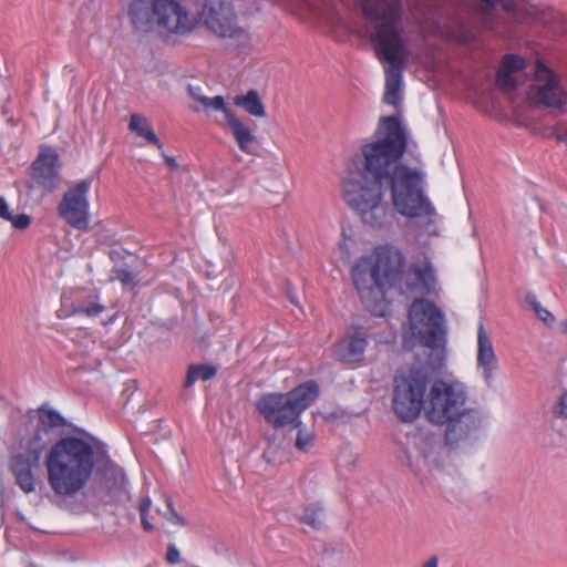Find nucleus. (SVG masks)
<instances>
[{"label": "nucleus", "instance_id": "obj_5", "mask_svg": "<svg viewBox=\"0 0 567 567\" xmlns=\"http://www.w3.org/2000/svg\"><path fill=\"white\" fill-rule=\"evenodd\" d=\"M403 260L398 249L380 248L374 258H364L354 265L353 282L364 303L383 297L384 287L393 285L400 277Z\"/></svg>", "mask_w": 567, "mask_h": 567}, {"label": "nucleus", "instance_id": "obj_41", "mask_svg": "<svg viewBox=\"0 0 567 567\" xmlns=\"http://www.w3.org/2000/svg\"><path fill=\"white\" fill-rule=\"evenodd\" d=\"M141 523H142L144 530L151 532L153 529V526L150 524L146 516H141Z\"/></svg>", "mask_w": 567, "mask_h": 567}, {"label": "nucleus", "instance_id": "obj_40", "mask_svg": "<svg viewBox=\"0 0 567 567\" xmlns=\"http://www.w3.org/2000/svg\"><path fill=\"white\" fill-rule=\"evenodd\" d=\"M422 567H439V559L436 556L430 557L422 564Z\"/></svg>", "mask_w": 567, "mask_h": 567}, {"label": "nucleus", "instance_id": "obj_24", "mask_svg": "<svg viewBox=\"0 0 567 567\" xmlns=\"http://www.w3.org/2000/svg\"><path fill=\"white\" fill-rule=\"evenodd\" d=\"M128 130L146 140L147 143L155 145L158 150L163 148V144L155 135L147 118L138 113L130 116Z\"/></svg>", "mask_w": 567, "mask_h": 567}, {"label": "nucleus", "instance_id": "obj_8", "mask_svg": "<svg viewBox=\"0 0 567 567\" xmlns=\"http://www.w3.org/2000/svg\"><path fill=\"white\" fill-rule=\"evenodd\" d=\"M409 328L403 334V346L413 349L420 344L435 349L444 342L446 328L443 312L425 299H415L409 309Z\"/></svg>", "mask_w": 567, "mask_h": 567}, {"label": "nucleus", "instance_id": "obj_10", "mask_svg": "<svg viewBox=\"0 0 567 567\" xmlns=\"http://www.w3.org/2000/svg\"><path fill=\"white\" fill-rule=\"evenodd\" d=\"M196 13L217 38L227 40L233 45H244L248 41L247 31L237 23V17L229 4L200 0Z\"/></svg>", "mask_w": 567, "mask_h": 567}, {"label": "nucleus", "instance_id": "obj_28", "mask_svg": "<svg viewBox=\"0 0 567 567\" xmlns=\"http://www.w3.org/2000/svg\"><path fill=\"white\" fill-rule=\"evenodd\" d=\"M188 91L193 99L200 102V104L207 109L209 107V109H213L216 111H220V112H223V114L228 110L225 105V101H224L223 96L217 95L214 97H207L199 93V91H200L199 87L189 86Z\"/></svg>", "mask_w": 567, "mask_h": 567}, {"label": "nucleus", "instance_id": "obj_19", "mask_svg": "<svg viewBox=\"0 0 567 567\" xmlns=\"http://www.w3.org/2000/svg\"><path fill=\"white\" fill-rule=\"evenodd\" d=\"M224 116L239 150L248 155H257L259 143L250 128L236 117L229 109L224 113Z\"/></svg>", "mask_w": 567, "mask_h": 567}, {"label": "nucleus", "instance_id": "obj_3", "mask_svg": "<svg viewBox=\"0 0 567 567\" xmlns=\"http://www.w3.org/2000/svg\"><path fill=\"white\" fill-rule=\"evenodd\" d=\"M370 40L385 73L384 102L398 107L402 99V71L411 56L401 21V7L390 0H364Z\"/></svg>", "mask_w": 567, "mask_h": 567}, {"label": "nucleus", "instance_id": "obj_14", "mask_svg": "<svg viewBox=\"0 0 567 567\" xmlns=\"http://www.w3.org/2000/svg\"><path fill=\"white\" fill-rule=\"evenodd\" d=\"M535 81L530 94L537 103L553 109H561L566 104L567 92L559 79L540 62L535 68Z\"/></svg>", "mask_w": 567, "mask_h": 567}, {"label": "nucleus", "instance_id": "obj_34", "mask_svg": "<svg viewBox=\"0 0 567 567\" xmlns=\"http://www.w3.org/2000/svg\"><path fill=\"white\" fill-rule=\"evenodd\" d=\"M166 519L177 526H185L186 522L185 519L179 516L175 509L173 508V504L171 501H167V512L164 514Z\"/></svg>", "mask_w": 567, "mask_h": 567}, {"label": "nucleus", "instance_id": "obj_9", "mask_svg": "<svg viewBox=\"0 0 567 567\" xmlns=\"http://www.w3.org/2000/svg\"><path fill=\"white\" fill-rule=\"evenodd\" d=\"M447 454L441 434L419 432L413 436V449L405 453V460L415 474L429 472L435 475L445 468Z\"/></svg>", "mask_w": 567, "mask_h": 567}, {"label": "nucleus", "instance_id": "obj_44", "mask_svg": "<svg viewBox=\"0 0 567 567\" xmlns=\"http://www.w3.org/2000/svg\"><path fill=\"white\" fill-rule=\"evenodd\" d=\"M558 140L567 142V131L565 133L558 134Z\"/></svg>", "mask_w": 567, "mask_h": 567}, {"label": "nucleus", "instance_id": "obj_43", "mask_svg": "<svg viewBox=\"0 0 567 567\" xmlns=\"http://www.w3.org/2000/svg\"><path fill=\"white\" fill-rule=\"evenodd\" d=\"M560 331L565 334H567V320L563 321L560 323Z\"/></svg>", "mask_w": 567, "mask_h": 567}, {"label": "nucleus", "instance_id": "obj_32", "mask_svg": "<svg viewBox=\"0 0 567 567\" xmlns=\"http://www.w3.org/2000/svg\"><path fill=\"white\" fill-rule=\"evenodd\" d=\"M352 246V238L343 234L341 240L338 243V250L340 251V256L343 260H348L350 258Z\"/></svg>", "mask_w": 567, "mask_h": 567}, {"label": "nucleus", "instance_id": "obj_37", "mask_svg": "<svg viewBox=\"0 0 567 567\" xmlns=\"http://www.w3.org/2000/svg\"><path fill=\"white\" fill-rule=\"evenodd\" d=\"M181 560V555H179V550L176 548L175 545L171 544L167 548V553H166V561L168 564H177L179 563Z\"/></svg>", "mask_w": 567, "mask_h": 567}, {"label": "nucleus", "instance_id": "obj_4", "mask_svg": "<svg viewBox=\"0 0 567 567\" xmlns=\"http://www.w3.org/2000/svg\"><path fill=\"white\" fill-rule=\"evenodd\" d=\"M425 416L437 425H446L451 430L463 425L468 427L478 420V413L468 405L467 385L456 378H439L434 380L425 399Z\"/></svg>", "mask_w": 567, "mask_h": 567}, {"label": "nucleus", "instance_id": "obj_22", "mask_svg": "<svg viewBox=\"0 0 567 567\" xmlns=\"http://www.w3.org/2000/svg\"><path fill=\"white\" fill-rule=\"evenodd\" d=\"M524 68V61L519 56L505 55L497 72L496 83L499 89L511 92L516 86L515 73Z\"/></svg>", "mask_w": 567, "mask_h": 567}, {"label": "nucleus", "instance_id": "obj_29", "mask_svg": "<svg viewBox=\"0 0 567 567\" xmlns=\"http://www.w3.org/2000/svg\"><path fill=\"white\" fill-rule=\"evenodd\" d=\"M39 420L43 426L49 427H61L65 424L63 416L59 412L47 408L39 409Z\"/></svg>", "mask_w": 567, "mask_h": 567}, {"label": "nucleus", "instance_id": "obj_17", "mask_svg": "<svg viewBox=\"0 0 567 567\" xmlns=\"http://www.w3.org/2000/svg\"><path fill=\"white\" fill-rule=\"evenodd\" d=\"M402 279L408 292L431 295L436 291L434 268L426 257L422 261L411 265Z\"/></svg>", "mask_w": 567, "mask_h": 567}, {"label": "nucleus", "instance_id": "obj_12", "mask_svg": "<svg viewBox=\"0 0 567 567\" xmlns=\"http://www.w3.org/2000/svg\"><path fill=\"white\" fill-rule=\"evenodd\" d=\"M45 450V443L40 430L27 441L23 449L11 456L9 470L14 477V483L25 493L35 492L39 481L34 470L39 467L41 456Z\"/></svg>", "mask_w": 567, "mask_h": 567}, {"label": "nucleus", "instance_id": "obj_23", "mask_svg": "<svg viewBox=\"0 0 567 567\" xmlns=\"http://www.w3.org/2000/svg\"><path fill=\"white\" fill-rule=\"evenodd\" d=\"M72 308L74 315L86 317H96L104 310V306L95 293L84 291H75Z\"/></svg>", "mask_w": 567, "mask_h": 567}, {"label": "nucleus", "instance_id": "obj_27", "mask_svg": "<svg viewBox=\"0 0 567 567\" xmlns=\"http://www.w3.org/2000/svg\"><path fill=\"white\" fill-rule=\"evenodd\" d=\"M217 370L213 365H192L188 369L185 386L193 385L197 380L207 381L216 374Z\"/></svg>", "mask_w": 567, "mask_h": 567}, {"label": "nucleus", "instance_id": "obj_25", "mask_svg": "<svg viewBox=\"0 0 567 567\" xmlns=\"http://www.w3.org/2000/svg\"><path fill=\"white\" fill-rule=\"evenodd\" d=\"M233 102L235 105L243 107L251 116H266L265 105L255 90H250L244 95L234 96Z\"/></svg>", "mask_w": 567, "mask_h": 567}, {"label": "nucleus", "instance_id": "obj_31", "mask_svg": "<svg viewBox=\"0 0 567 567\" xmlns=\"http://www.w3.org/2000/svg\"><path fill=\"white\" fill-rule=\"evenodd\" d=\"M111 280H117L123 286H132L136 285L135 275L126 268H114L111 271Z\"/></svg>", "mask_w": 567, "mask_h": 567}, {"label": "nucleus", "instance_id": "obj_30", "mask_svg": "<svg viewBox=\"0 0 567 567\" xmlns=\"http://www.w3.org/2000/svg\"><path fill=\"white\" fill-rule=\"evenodd\" d=\"M293 425L299 429L295 445L299 451L307 452L313 444V435L300 427L301 422L297 421Z\"/></svg>", "mask_w": 567, "mask_h": 567}, {"label": "nucleus", "instance_id": "obj_39", "mask_svg": "<svg viewBox=\"0 0 567 567\" xmlns=\"http://www.w3.org/2000/svg\"><path fill=\"white\" fill-rule=\"evenodd\" d=\"M151 498L150 497H143L141 501H140V504H138V511H140V515L141 516H147V513L150 511V507H151Z\"/></svg>", "mask_w": 567, "mask_h": 567}, {"label": "nucleus", "instance_id": "obj_35", "mask_svg": "<svg viewBox=\"0 0 567 567\" xmlns=\"http://www.w3.org/2000/svg\"><path fill=\"white\" fill-rule=\"evenodd\" d=\"M9 221L17 229H25L30 226L31 218L27 214H20L18 216L12 215V218Z\"/></svg>", "mask_w": 567, "mask_h": 567}, {"label": "nucleus", "instance_id": "obj_26", "mask_svg": "<svg viewBox=\"0 0 567 567\" xmlns=\"http://www.w3.org/2000/svg\"><path fill=\"white\" fill-rule=\"evenodd\" d=\"M300 523L312 529H320L323 526V512L319 504L306 506L299 516Z\"/></svg>", "mask_w": 567, "mask_h": 567}, {"label": "nucleus", "instance_id": "obj_38", "mask_svg": "<svg viewBox=\"0 0 567 567\" xmlns=\"http://www.w3.org/2000/svg\"><path fill=\"white\" fill-rule=\"evenodd\" d=\"M0 218L7 221H9L12 218L9 205L3 197H0Z\"/></svg>", "mask_w": 567, "mask_h": 567}, {"label": "nucleus", "instance_id": "obj_2", "mask_svg": "<svg viewBox=\"0 0 567 567\" xmlns=\"http://www.w3.org/2000/svg\"><path fill=\"white\" fill-rule=\"evenodd\" d=\"M96 466L102 471V486L110 501L126 496V477L122 467L109 456L106 446L91 435L63 436L53 443L44 457L47 483L61 499L84 494Z\"/></svg>", "mask_w": 567, "mask_h": 567}, {"label": "nucleus", "instance_id": "obj_13", "mask_svg": "<svg viewBox=\"0 0 567 567\" xmlns=\"http://www.w3.org/2000/svg\"><path fill=\"white\" fill-rule=\"evenodd\" d=\"M92 181L85 178L76 182L63 195L58 205V213L69 225L79 230H86L90 224L87 193Z\"/></svg>", "mask_w": 567, "mask_h": 567}, {"label": "nucleus", "instance_id": "obj_36", "mask_svg": "<svg viewBox=\"0 0 567 567\" xmlns=\"http://www.w3.org/2000/svg\"><path fill=\"white\" fill-rule=\"evenodd\" d=\"M554 413L557 416L567 419V390L560 395L559 401L554 409Z\"/></svg>", "mask_w": 567, "mask_h": 567}, {"label": "nucleus", "instance_id": "obj_20", "mask_svg": "<svg viewBox=\"0 0 567 567\" xmlns=\"http://www.w3.org/2000/svg\"><path fill=\"white\" fill-rule=\"evenodd\" d=\"M481 23L486 30H494L498 23L499 18L496 11V6L499 4L506 12H515L518 6V0H480Z\"/></svg>", "mask_w": 567, "mask_h": 567}, {"label": "nucleus", "instance_id": "obj_21", "mask_svg": "<svg viewBox=\"0 0 567 567\" xmlns=\"http://www.w3.org/2000/svg\"><path fill=\"white\" fill-rule=\"evenodd\" d=\"M128 16L133 27L143 32L156 29L153 4L148 6L144 0H134L128 10Z\"/></svg>", "mask_w": 567, "mask_h": 567}, {"label": "nucleus", "instance_id": "obj_7", "mask_svg": "<svg viewBox=\"0 0 567 567\" xmlns=\"http://www.w3.org/2000/svg\"><path fill=\"white\" fill-rule=\"evenodd\" d=\"M319 389L312 381L287 393H269L256 403V409L274 427L295 424L300 414L317 399Z\"/></svg>", "mask_w": 567, "mask_h": 567}, {"label": "nucleus", "instance_id": "obj_33", "mask_svg": "<svg viewBox=\"0 0 567 567\" xmlns=\"http://www.w3.org/2000/svg\"><path fill=\"white\" fill-rule=\"evenodd\" d=\"M530 305L533 306L534 311L542 321H544L547 324L554 321V316L547 309L543 308L540 303L536 301L535 297H533V301H530Z\"/></svg>", "mask_w": 567, "mask_h": 567}, {"label": "nucleus", "instance_id": "obj_16", "mask_svg": "<svg viewBox=\"0 0 567 567\" xmlns=\"http://www.w3.org/2000/svg\"><path fill=\"white\" fill-rule=\"evenodd\" d=\"M476 370L488 389L495 385V374L498 370V359L493 341L484 323L477 326Z\"/></svg>", "mask_w": 567, "mask_h": 567}, {"label": "nucleus", "instance_id": "obj_6", "mask_svg": "<svg viewBox=\"0 0 567 567\" xmlns=\"http://www.w3.org/2000/svg\"><path fill=\"white\" fill-rule=\"evenodd\" d=\"M429 380L430 367L424 363L402 367L396 371L392 405L401 421L412 422L422 410L425 411Z\"/></svg>", "mask_w": 567, "mask_h": 567}, {"label": "nucleus", "instance_id": "obj_42", "mask_svg": "<svg viewBox=\"0 0 567 567\" xmlns=\"http://www.w3.org/2000/svg\"><path fill=\"white\" fill-rule=\"evenodd\" d=\"M164 159L172 168H177V163L172 156L164 155Z\"/></svg>", "mask_w": 567, "mask_h": 567}, {"label": "nucleus", "instance_id": "obj_1", "mask_svg": "<svg viewBox=\"0 0 567 567\" xmlns=\"http://www.w3.org/2000/svg\"><path fill=\"white\" fill-rule=\"evenodd\" d=\"M408 147L406 131L399 116H382L372 136L365 138L348 164L342 196L361 220L372 228L390 224L384 199L389 189L395 210L406 217L425 218L426 230L437 235V214L424 195L425 174L401 163Z\"/></svg>", "mask_w": 567, "mask_h": 567}, {"label": "nucleus", "instance_id": "obj_11", "mask_svg": "<svg viewBox=\"0 0 567 567\" xmlns=\"http://www.w3.org/2000/svg\"><path fill=\"white\" fill-rule=\"evenodd\" d=\"M200 0H153L156 30L164 35H184L195 28L190 13Z\"/></svg>", "mask_w": 567, "mask_h": 567}, {"label": "nucleus", "instance_id": "obj_18", "mask_svg": "<svg viewBox=\"0 0 567 567\" xmlns=\"http://www.w3.org/2000/svg\"><path fill=\"white\" fill-rule=\"evenodd\" d=\"M367 346L365 336L355 332L336 343L332 348V355L336 360L346 364L359 363L364 359Z\"/></svg>", "mask_w": 567, "mask_h": 567}, {"label": "nucleus", "instance_id": "obj_15", "mask_svg": "<svg viewBox=\"0 0 567 567\" xmlns=\"http://www.w3.org/2000/svg\"><path fill=\"white\" fill-rule=\"evenodd\" d=\"M60 184L58 155L50 148L43 150L32 164L28 187L30 190H39L41 195H45L55 190Z\"/></svg>", "mask_w": 567, "mask_h": 567}]
</instances>
